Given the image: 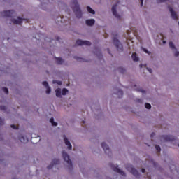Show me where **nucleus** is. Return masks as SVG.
I'll return each instance as SVG.
<instances>
[{
    "mask_svg": "<svg viewBox=\"0 0 179 179\" xmlns=\"http://www.w3.org/2000/svg\"><path fill=\"white\" fill-rule=\"evenodd\" d=\"M5 124V120H3L2 117H0V125H4Z\"/></svg>",
    "mask_w": 179,
    "mask_h": 179,
    "instance_id": "obj_34",
    "label": "nucleus"
},
{
    "mask_svg": "<svg viewBox=\"0 0 179 179\" xmlns=\"http://www.w3.org/2000/svg\"><path fill=\"white\" fill-rule=\"evenodd\" d=\"M136 103H139L140 104H143V99H136Z\"/></svg>",
    "mask_w": 179,
    "mask_h": 179,
    "instance_id": "obj_30",
    "label": "nucleus"
},
{
    "mask_svg": "<svg viewBox=\"0 0 179 179\" xmlns=\"http://www.w3.org/2000/svg\"><path fill=\"white\" fill-rule=\"evenodd\" d=\"M2 90H3V92H4V93H6V94H9V90H8V88L3 87Z\"/></svg>",
    "mask_w": 179,
    "mask_h": 179,
    "instance_id": "obj_31",
    "label": "nucleus"
},
{
    "mask_svg": "<svg viewBox=\"0 0 179 179\" xmlns=\"http://www.w3.org/2000/svg\"><path fill=\"white\" fill-rule=\"evenodd\" d=\"M94 23H96V20L94 19H88L85 20V24L87 26H94Z\"/></svg>",
    "mask_w": 179,
    "mask_h": 179,
    "instance_id": "obj_16",
    "label": "nucleus"
},
{
    "mask_svg": "<svg viewBox=\"0 0 179 179\" xmlns=\"http://www.w3.org/2000/svg\"><path fill=\"white\" fill-rule=\"evenodd\" d=\"M114 93L115 94H117L119 98L122 97V95L124 94V92H122V90H121L118 89V88H117V89H115L114 90Z\"/></svg>",
    "mask_w": 179,
    "mask_h": 179,
    "instance_id": "obj_18",
    "label": "nucleus"
},
{
    "mask_svg": "<svg viewBox=\"0 0 179 179\" xmlns=\"http://www.w3.org/2000/svg\"><path fill=\"white\" fill-rule=\"evenodd\" d=\"M162 43H163V44H166V41H163Z\"/></svg>",
    "mask_w": 179,
    "mask_h": 179,
    "instance_id": "obj_44",
    "label": "nucleus"
},
{
    "mask_svg": "<svg viewBox=\"0 0 179 179\" xmlns=\"http://www.w3.org/2000/svg\"><path fill=\"white\" fill-rule=\"evenodd\" d=\"M6 110H8L6 106H0V110L1 111H4V113H6Z\"/></svg>",
    "mask_w": 179,
    "mask_h": 179,
    "instance_id": "obj_25",
    "label": "nucleus"
},
{
    "mask_svg": "<svg viewBox=\"0 0 179 179\" xmlns=\"http://www.w3.org/2000/svg\"><path fill=\"white\" fill-rule=\"evenodd\" d=\"M169 45L170 48H171L172 51H177V48H176V45H174V43L170 41L169 43Z\"/></svg>",
    "mask_w": 179,
    "mask_h": 179,
    "instance_id": "obj_19",
    "label": "nucleus"
},
{
    "mask_svg": "<svg viewBox=\"0 0 179 179\" xmlns=\"http://www.w3.org/2000/svg\"><path fill=\"white\" fill-rule=\"evenodd\" d=\"M18 138L22 143H27V142H29V138H27V136L24 134H20Z\"/></svg>",
    "mask_w": 179,
    "mask_h": 179,
    "instance_id": "obj_13",
    "label": "nucleus"
},
{
    "mask_svg": "<svg viewBox=\"0 0 179 179\" xmlns=\"http://www.w3.org/2000/svg\"><path fill=\"white\" fill-rule=\"evenodd\" d=\"M55 62L57 65H65V66H68V63L65 62V59H62V57H55Z\"/></svg>",
    "mask_w": 179,
    "mask_h": 179,
    "instance_id": "obj_8",
    "label": "nucleus"
},
{
    "mask_svg": "<svg viewBox=\"0 0 179 179\" xmlns=\"http://www.w3.org/2000/svg\"><path fill=\"white\" fill-rule=\"evenodd\" d=\"M137 92H141V93H143V94H145L146 93V91L142 88H137L136 89Z\"/></svg>",
    "mask_w": 179,
    "mask_h": 179,
    "instance_id": "obj_27",
    "label": "nucleus"
},
{
    "mask_svg": "<svg viewBox=\"0 0 179 179\" xmlns=\"http://www.w3.org/2000/svg\"><path fill=\"white\" fill-rule=\"evenodd\" d=\"M76 45H92V42L89 41H82V40H78L76 41Z\"/></svg>",
    "mask_w": 179,
    "mask_h": 179,
    "instance_id": "obj_12",
    "label": "nucleus"
},
{
    "mask_svg": "<svg viewBox=\"0 0 179 179\" xmlns=\"http://www.w3.org/2000/svg\"><path fill=\"white\" fill-rule=\"evenodd\" d=\"M83 124H85V122H83Z\"/></svg>",
    "mask_w": 179,
    "mask_h": 179,
    "instance_id": "obj_46",
    "label": "nucleus"
},
{
    "mask_svg": "<svg viewBox=\"0 0 179 179\" xmlns=\"http://www.w3.org/2000/svg\"><path fill=\"white\" fill-rule=\"evenodd\" d=\"M52 83H53V84L57 83V85H62V81H59V80H54L52 81Z\"/></svg>",
    "mask_w": 179,
    "mask_h": 179,
    "instance_id": "obj_29",
    "label": "nucleus"
},
{
    "mask_svg": "<svg viewBox=\"0 0 179 179\" xmlns=\"http://www.w3.org/2000/svg\"><path fill=\"white\" fill-rule=\"evenodd\" d=\"M63 138L65 145H67V149H69V150H72V145L71 144L69 139H68V137H66V135H64Z\"/></svg>",
    "mask_w": 179,
    "mask_h": 179,
    "instance_id": "obj_11",
    "label": "nucleus"
},
{
    "mask_svg": "<svg viewBox=\"0 0 179 179\" xmlns=\"http://www.w3.org/2000/svg\"><path fill=\"white\" fill-rule=\"evenodd\" d=\"M60 162L59 159H54L52 160V162L50 164V165L48 166L47 169L48 170H51L54 166H58V164H60Z\"/></svg>",
    "mask_w": 179,
    "mask_h": 179,
    "instance_id": "obj_10",
    "label": "nucleus"
},
{
    "mask_svg": "<svg viewBox=\"0 0 179 179\" xmlns=\"http://www.w3.org/2000/svg\"><path fill=\"white\" fill-rule=\"evenodd\" d=\"M62 156L64 162L66 170H67L68 173L72 174L73 171V164L72 163V160H71V157L65 150L62 151Z\"/></svg>",
    "mask_w": 179,
    "mask_h": 179,
    "instance_id": "obj_2",
    "label": "nucleus"
},
{
    "mask_svg": "<svg viewBox=\"0 0 179 179\" xmlns=\"http://www.w3.org/2000/svg\"><path fill=\"white\" fill-rule=\"evenodd\" d=\"M169 0H157V3H162L163 2H166Z\"/></svg>",
    "mask_w": 179,
    "mask_h": 179,
    "instance_id": "obj_35",
    "label": "nucleus"
},
{
    "mask_svg": "<svg viewBox=\"0 0 179 179\" xmlns=\"http://www.w3.org/2000/svg\"><path fill=\"white\" fill-rule=\"evenodd\" d=\"M113 43L118 52H122V51H124V46L118 39V35H115V36H113Z\"/></svg>",
    "mask_w": 179,
    "mask_h": 179,
    "instance_id": "obj_4",
    "label": "nucleus"
},
{
    "mask_svg": "<svg viewBox=\"0 0 179 179\" xmlns=\"http://www.w3.org/2000/svg\"><path fill=\"white\" fill-rule=\"evenodd\" d=\"M10 127L13 128V129H17V127L15 124H12Z\"/></svg>",
    "mask_w": 179,
    "mask_h": 179,
    "instance_id": "obj_39",
    "label": "nucleus"
},
{
    "mask_svg": "<svg viewBox=\"0 0 179 179\" xmlns=\"http://www.w3.org/2000/svg\"><path fill=\"white\" fill-rule=\"evenodd\" d=\"M126 169L131 173V174H133L134 177H136V178H139V172L138 170H136V169H135V167H134V165L127 164L126 166Z\"/></svg>",
    "mask_w": 179,
    "mask_h": 179,
    "instance_id": "obj_5",
    "label": "nucleus"
},
{
    "mask_svg": "<svg viewBox=\"0 0 179 179\" xmlns=\"http://www.w3.org/2000/svg\"><path fill=\"white\" fill-rule=\"evenodd\" d=\"M101 145V148L103 149L106 155H108L110 157V156H112L113 154L111 152V150H110V147H108L107 143H102Z\"/></svg>",
    "mask_w": 179,
    "mask_h": 179,
    "instance_id": "obj_7",
    "label": "nucleus"
},
{
    "mask_svg": "<svg viewBox=\"0 0 179 179\" xmlns=\"http://www.w3.org/2000/svg\"><path fill=\"white\" fill-rule=\"evenodd\" d=\"M112 12H113V15L114 16H115L117 17V19H120V15H118V13H117V4L114 5L112 7Z\"/></svg>",
    "mask_w": 179,
    "mask_h": 179,
    "instance_id": "obj_15",
    "label": "nucleus"
},
{
    "mask_svg": "<svg viewBox=\"0 0 179 179\" xmlns=\"http://www.w3.org/2000/svg\"><path fill=\"white\" fill-rule=\"evenodd\" d=\"M117 71L120 72V73H125L127 72V69H125L124 67H119Z\"/></svg>",
    "mask_w": 179,
    "mask_h": 179,
    "instance_id": "obj_22",
    "label": "nucleus"
},
{
    "mask_svg": "<svg viewBox=\"0 0 179 179\" xmlns=\"http://www.w3.org/2000/svg\"><path fill=\"white\" fill-rule=\"evenodd\" d=\"M110 166L111 167L112 170H113V171H115V173H117L120 176H122V177H127V173H125L124 171L118 168V165H114L113 164H110Z\"/></svg>",
    "mask_w": 179,
    "mask_h": 179,
    "instance_id": "obj_6",
    "label": "nucleus"
},
{
    "mask_svg": "<svg viewBox=\"0 0 179 179\" xmlns=\"http://www.w3.org/2000/svg\"><path fill=\"white\" fill-rule=\"evenodd\" d=\"M87 12H89L90 13H92V15L96 14V11H94V10H93L90 6H87Z\"/></svg>",
    "mask_w": 179,
    "mask_h": 179,
    "instance_id": "obj_21",
    "label": "nucleus"
},
{
    "mask_svg": "<svg viewBox=\"0 0 179 179\" xmlns=\"http://www.w3.org/2000/svg\"><path fill=\"white\" fill-rule=\"evenodd\" d=\"M168 9L171 13V17H172L173 20H178V15H177V12L174 11V10L170 6H168Z\"/></svg>",
    "mask_w": 179,
    "mask_h": 179,
    "instance_id": "obj_9",
    "label": "nucleus"
},
{
    "mask_svg": "<svg viewBox=\"0 0 179 179\" xmlns=\"http://www.w3.org/2000/svg\"><path fill=\"white\" fill-rule=\"evenodd\" d=\"M155 149L158 152H160V150H162V149L160 148V146H159L157 145H155Z\"/></svg>",
    "mask_w": 179,
    "mask_h": 179,
    "instance_id": "obj_37",
    "label": "nucleus"
},
{
    "mask_svg": "<svg viewBox=\"0 0 179 179\" xmlns=\"http://www.w3.org/2000/svg\"><path fill=\"white\" fill-rule=\"evenodd\" d=\"M68 89L66 88H63L62 90V96H66V94H68Z\"/></svg>",
    "mask_w": 179,
    "mask_h": 179,
    "instance_id": "obj_24",
    "label": "nucleus"
},
{
    "mask_svg": "<svg viewBox=\"0 0 179 179\" xmlns=\"http://www.w3.org/2000/svg\"><path fill=\"white\" fill-rule=\"evenodd\" d=\"M146 69L150 73H153V70L151 68L146 67Z\"/></svg>",
    "mask_w": 179,
    "mask_h": 179,
    "instance_id": "obj_36",
    "label": "nucleus"
},
{
    "mask_svg": "<svg viewBox=\"0 0 179 179\" xmlns=\"http://www.w3.org/2000/svg\"><path fill=\"white\" fill-rule=\"evenodd\" d=\"M143 51H144V52H145L146 54H150V52L148 51V49L146 48H143Z\"/></svg>",
    "mask_w": 179,
    "mask_h": 179,
    "instance_id": "obj_38",
    "label": "nucleus"
},
{
    "mask_svg": "<svg viewBox=\"0 0 179 179\" xmlns=\"http://www.w3.org/2000/svg\"><path fill=\"white\" fill-rule=\"evenodd\" d=\"M173 54H174V57H177L179 56V52L177 51V49H176V50H173Z\"/></svg>",
    "mask_w": 179,
    "mask_h": 179,
    "instance_id": "obj_33",
    "label": "nucleus"
},
{
    "mask_svg": "<svg viewBox=\"0 0 179 179\" xmlns=\"http://www.w3.org/2000/svg\"><path fill=\"white\" fill-rule=\"evenodd\" d=\"M141 4L140 6H143V0H140Z\"/></svg>",
    "mask_w": 179,
    "mask_h": 179,
    "instance_id": "obj_40",
    "label": "nucleus"
},
{
    "mask_svg": "<svg viewBox=\"0 0 179 179\" xmlns=\"http://www.w3.org/2000/svg\"><path fill=\"white\" fill-rule=\"evenodd\" d=\"M56 97L59 99H62V90L61 88H57L55 90Z\"/></svg>",
    "mask_w": 179,
    "mask_h": 179,
    "instance_id": "obj_17",
    "label": "nucleus"
},
{
    "mask_svg": "<svg viewBox=\"0 0 179 179\" xmlns=\"http://www.w3.org/2000/svg\"><path fill=\"white\" fill-rule=\"evenodd\" d=\"M42 85L45 86L46 89V94H50V93H51V87H50V85H48V82L43 81L42 83Z\"/></svg>",
    "mask_w": 179,
    "mask_h": 179,
    "instance_id": "obj_14",
    "label": "nucleus"
},
{
    "mask_svg": "<svg viewBox=\"0 0 179 179\" xmlns=\"http://www.w3.org/2000/svg\"><path fill=\"white\" fill-rule=\"evenodd\" d=\"M131 58L133 61H135L136 62H138V61H139V57L136 56V53H133L131 55Z\"/></svg>",
    "mask_w": 179,
    "mask_h": 179,
    "instance_id": "obj_20",
    "label": "nucleus"
},
{
    "mask_svg": "<svg viewBox=\"0 0 179 179\" xmlns=\"http://www.w3.org/2000/svg\"><path fill=\"white\" fill-rule=\"evenodd\" d=\"M141 171H142V173H145V169H142Z\"/></svg>",
    "mask_w": 179,
    "mask_h": 179,
    "instance_id": "obj_43",
    "label": "nucleus"
},
{
    "mask_svg": "<svg viewBox=\"0 0 179 179\" xmlns=\"http://www.w3.org/2000/svg\"><path fill=\"white\" fill-rule=\"evenodd\" d=\"M140 67L142 68V64H140Z\"/></svg>",
    "mask_w": 179,
    "mask_h": 179,
    "instance_id": "obj_45",
    "label": "nucleus"
},
{
    "mask_svg": "<svg viewBox=\"0 0 179 179\" xmlns=\"http://www.w3.org/2000/svg\"><path fill=\"white\" fill-rule=\"evenodd\" d=\"M50 122L52 124V127H57V125H58V123H57L54 121L53 117L50 118Z\"/></svg>",
    "mask_w": 179,
    "mask_h": 179,
    "instance_id": "obj_23",
    "label": "nucleus"
},
{
    "mask_svg": "<svg viewBox=\"0 0 179 179\" xmlns=\"http://www.w3.org/2000/svg\"><path fill=\"white\" fill-rule=\"evenodd\" d=\"M170 170L171 171H176V165H171Z\"/></svg>",
    "mask_w": 179,
    "mask_h": 179,
    "instance_id": "obj_32",
    "label": "nucleus"
},
{
    "mask_svg": "<svg viewBox=\"0 0 179 179\" xmlns=\"http://www.w3.org/2000/svg\"><path fill=\"white\" fill-rule=\"evenodd\" d=\"M99 58L100 59H101L102 58H103V55L101 54V53H99Z\"/></svg>",
    "mask_w": 179,
    "mask_h": 179,
    "instance_id": "obj_41",
    "label": "nucleus"
},
{
    "mask_svg": "<svg viewBox=\"0 0 179 179\" xmlns=\"http://www.w3.org/2000/svg\"><path fill=\"white\" fill-rule=\"evenodd\" d=\"M145 108H147V110H150V108H152V105H150V103H145Z\"/></svg>",
    "mask_w": 179,
    "mask_h": 179,
    "instance_id": "obj_26",
    "label": "nucleus"
},
{
    "mask_svg": "<svg viewBox=\"0 0 179 179\" xmlns=\"http://www.w3.org/2000/svg\"><path fill=\"white\" fill-rule=\"evenodd\" d=\"M41 5H42V6H44L45 5H48V0H42Z\"/></svg>",
    "mask_w": 179,
    "mask_h": 179,
    "instance_id": "obj_28",
    "label": "nucleus"
},
{
    "mask_svg": "<svg viewBox=\"0 0 179 179\" xmlns=\"http://www.w3.org/2000/svg\"><path fill=\"white\" fill-rule=\"evenodd\" d=\"M0 16H1V17H9L10 24H12L13 23V24L22 25V23H23V20H26V19L22 18L20 17H16V12L13 10H4L3 12H1Z\"/></svg>",
    "mask_w": 179,
    "mask_h": 179,
    "instance_id": "obj_1",
    "label": "nucleus"
},
{
    "mask_svg": "<svg viewBox=\"0 0 179 179\" xmlns=\"http://www.w3.org/2000/svg\"><path fill=\"white\" fill-rule=\"evenodd\" d=\"M155 136V133H152L151 138H153Z\"/></svg>",
    "mask_w": 179,
    "mask_h": 179,
    "instance_id": "obj_42",
    "label": "nucleus"
},
{
    "mask_svg": "<svg viewBox=\"0 0 179 179\" xmlns=\"http://www.w3.org/2000/svg\"><path fill=\"white\" fill-rule=\"evenodd\" d=\"M70 7L71 8L76 18L82 19L83 13H82V9H80V6H79L78 0H71L70 2Z\"/></svg>",
    "mask_w": 179,
    "mask_h": 179,
    "instance_id": "obj_3",
    "label": "nucleus"
}]
</instances>
